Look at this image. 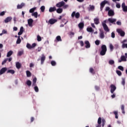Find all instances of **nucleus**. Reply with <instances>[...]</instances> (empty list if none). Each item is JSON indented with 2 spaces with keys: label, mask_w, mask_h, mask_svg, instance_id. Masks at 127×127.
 <instances>
[{
  "label": "nucleus",
  "mask_w": 127,
  "mask_h": 127,
  "mask_svg": "<svg viewBox=\"0 0 127 127\" xmlns=\"http://www.w3.org/2000/svg\"><path fill=\"white\" fill-rule=\"evenodd\" d=\"M5 11H2L0 13V16H3L5 13Z\"/></svg>",
  "instance_id": "obj_52"
},
{
  "label": "nucleus",
  "mask_w": 127,
  "mask_h": 127,
  "mask_svg": "<svg viewBox=\"0 0 127 127\" xmlns=\"http://www.w3.org/2000/svg\"><path fill=\"white\" fill-rule=\"evenodd\" d=\"M46 60V57L44 54L42 55V57L41 58V64H44V61Z\"/></svg>",
  "instance_id": "obj_9"
},
{
  "label": "nucleus",
  "mask_w": 127,
  "mask_h": 127,
  "mask_svg": "<svg viewBox=\"0 0 127 127\" xmlns=\"http://www.w3.org/2000/svg\"><path fill=\"white\" fill-rule=\"evenodd\" d=\"M116 72L119 75V76H122V73L120 70H117Z\"/></svg>",
  "instance_id": "obj_39"
},
{
  "label": "nucleus",
  "mask_w": 127,
  "mask_h": 127,
  "mask_svg": "<svg viewBox=\"0 0 127 127\" xmlns=\"http://www.w3.org/2000/svg\"><path fill=\"white\" fill-rule=\"evenodd\" d=\"M33 22V20L32 19H29L28 20V25L30 26H32V23Z\"/></svg>",
  "instance_id": "obj_19"
},
{
  "label": "nucleus",
  "mask_w": 127,
  "mask_h": 127,
  "mask_svg": "<svg viewBox=\"0 0 127 127\" xmlns=\"http://www.w3.org/2000/svg\"><path fill=\"white\" fill-rule=\"evenodd\" d=\"M24 5V3H22L21 5H18L17 6V9H21Z\"/></svg>",
  "instance_id": "obj_28"
},
{
  "label": "nucleus",
  "mask_w": 127,
  "mask_h": 127,
  "mask_svg": "<svg viewBox=\"0 0 127 127\" xmlns=\"http://www.w3.org/2000/svg\"><path fill=\"white\" fill-rule=\"evenodd\" d=\"M110 9V8L108 6L106 7V11H109Z\"/></svg>",
  "instance_id": "obj_63"
},
{
  "label": "nucleus",
  "mask_w": 127,
  "mask_h": 127,
  "mask_svg": "<svg viewBox=\"0 0 127 127\" xmlns=\"http://www.w3.org/2000/svg\"><path fill=\"white\" fill-rule=\"evenodd\" d=\"M122 84L123 86H125L126 83V79L125 78H122Z\"/></svg>",
  "instance_id": "obj_38"
},
{
  "label": "nucleus",
  "mask_w": 127,
  "mask_h": 127,
  "mask_svg": "<svg viewBox=\"0 0 127 127\" xmlns=\"http://www.w3.org/2000/svg\"><path fill=\"white\" fill-rule=\"evenodd\" d=\"M100 41L99 40H97L95 41V43L96 45H99L100 44Z\"/></svg>",
  "instance_id": "obj_51"
},
{
  "label": "nucleus",
  "mask_w": 127,
  "mask_h": 127,
  "mask_svg": "<svg viewBox=\"0 0 127 127\" xmlns=\"http://www.w3.org/2000/svg\"><path fill=\"white\" fill-rule=\"evenodd\" d=\"M84 24L83 22H81L78 24V27L80 29H83L84 27Z\"/></svg>",
  "instance_id": "obj_22"
},
{
  "label": "nucleus",
  "mask_w": 127,
  "mask_h": 127,
  "mask_svg": "<svg viewBox=\"0 0 127 127\" xmlns=\"http://www.w3.org/2000/svg\"><path fill=\"white\" fill-rule=\"evenodd\" d=\"M26 75H27V77H31L32 74L30 71L27 70L26 71Z\"/></svg>",
  "instance_id": "obj_27"
},
{
  "label": "nucleus",
  "mask_w": 127,
  "mask_h": 127,
  "mask_svg": "<svg viewBox=\"0 0 127 127\" xmlns=\"http://www.w3.org/2000/svg\"><path fill=\"white\" fill-rule=\"evenodd\" d=\"M114 15H115V13L114 11L112 9H110L108 12V15L109 16H114Z\"/></svg>",
  "instance_id": "obj_14"
},
{
  "label": "nucleus",
  "mask_w": 127,
  "mask_h": 127,
  "mask_svg": "<svg viewBox=\"0 0 127 127\" xmlns=\"http://www.w3.org/2000/svg\"><path fill=\"white\" fill-rule=\"evenodd\" d=\"M63 9L62 8H58V9L57 10V13H61L63 12Z\"/></svg>",
  "instance_id": "obj_29"
},
{
  "label": "nucleus",
  "mask_w": 127,
  "mask_h": 127,
  "mask_svg": "<svg viewBox=\"0 0 127 127\" xmlns=\"http://www.w3.org/2000/svg\"><path fill=\"white\" fill-rule=\"evenodd\" d=\"M51 63L53 66H55L56 65V63L54 61H52Z\"/></svg>",
  "instance_id": "obj_45"
},
{
  "label": "nucleus",
  "mask_w": 127,
  "mask_h": 127,
  "mask_svg": "<svg viewBox=\"0 0 127 127\" xmlns=\"http://www.w3.org/2000/svg\"><path fill=\"white\" fill-rule=\"evenodd\" d=\"M101 51L100 52V55L101 56H104L107 51V47L105 45H103L101 47Z\"/></svg>",
  "instance_id": "obj_1"
},
{
  "label": "nucleus",
  "mask_w": 127,
  "mask_h": 127,
  "mask_svg": "<svg viewBox=\"0 0 127 127\" xmlns=\"http://www.w3.org/2000/svg\"><path fill=\"white\" fill-rule=\"evenodd\" d=\"M22 33H23V32L20 31L18 32V35L19 36H20V35H21V34H22Z\"/></svg>",
  "instance_id": "obj_64"
},
{
  "label": "nucleus",
  "mask_w": 127,
  "mask_h": 127,
  "mask_svg": "<svg viewBox=\"0 0 127 127\" xmlns=\"http://www.w3.org/2000/svg\"><path fill=\"white\" fill-rule=\"evenodd\" d=\"M7 61L8 58L4 59V61L2 62V65H3L4 64H5Z\"/></svg>",
  "instance_id": "obj_47"
},
{
  "label": "nucleus",
  "mask_w": 127,
  "mask_h": 127,
  "mask_svg": "<svg viewBox=\"0 0 127 127\" xmlns=\"http://www.w3.org/2000/svg\"><path fill=\"white\" fill-rule=\"evenodd\" d=\"M94 21L95 24H96V25L99 24V23H100L99 19V18H98V17L95 18L94 19Z\"/></svg>",
  "instance_id": "obj_18"
},
{
  "label": "nucleus",
  "mask_w": 127,
  "mask_h": 127,
  "mask_svg": "<svg viewBox=\"0 0 127 127\" xmlns=\"http://www.w3.org/2000/svg\"><path fill=\"white\" fill-rule=\"evenodd\" d=\"M121 59H122V60L124 62H127V58L126 57V56H122Z\"/></svg>",
  "instance_id": "obj_23"
},
{
  "label": "nucleus",
  "mask_w": 127,
  "mask_h": 127,
  "mask_svg": "<svg viewBox=\"0 0 127 127\" xmlns=\"http://www.w3.org/2000/svg\"><path fill=\"white\" fill-rule=\"evenodd\" d=\"M12 54H13V52L12 51H10L7 53L6 57H9L10 56H11L12 55Z\"/></svg>",
  "instance_id": "obj_25"
},
{
  "label": "nucleus",
  "mask_w": 127,
  "mask_h": 127,
  "mask_svg": "<svg viewBox=\"0 0 127 127\" xmlns=\"http://www.w3.org/2000/svg\"><path fill=\"white\" fill-rule=\"evenodd\" d=\"M118 68H119V69H120L121 70H122V71H124V67L122 66H121V65L119 66H118Z\"/></svg>",
  "instance_id": "obj_46"
},
{
  "label": "nucleus",
  "mask_w": 127,
  "mask_h": 127,
  "mask_svg": "<svg viewBox=\"0 0 127 127\" xmlns=\"http://www.w3.org/2000/svg\"><path fill=\"white\" fill-rule=\"evenodd\" d=\"M23 53H24L23 51H19V52H18V55L19 56H21V55H22L23 54Z\"/></svg>",
  "instance_id": "obj_41"
},
{
  "label": "nucleus",
  "mask_w": 127,
  "mask_h": 127,
  "mask_svg": "<svg viewBox=\"0 0 127 127\" xmlns=\"http://www.w3.org/2000/svg\"><path fill=\"white\" fill-rule=\"evenodd\" d=\"M36 9V7H35L30 9L29 10V12L33 13Z\"/></svg>",
  "instance_id": "obj_37"
},
{
  "label": "nucleus",
  "mask_w": 127,
  "mask_h": 127,
  "mask_svg": "<svg viewBox=\"0 0 127 127\" xmlns=\"http://www.w3.org/2000/svg\"><path fill=\"white\" fill-rule=\"evenodd\" d=\"M117 87L114 84L111 85V92L112 94H114L115 91H116Z\"/></svg>",
  "instance_id": "obj_6"
},
{
  "label": "nucleus",
  "mask_w": 127,
  "mask_h": 127,
  "mask_svg": "<svg viewBox=\"0 0 127 127\" xmlns=\"http://www.w3.org/2000/svg\"><path fill=\"white\" fill-rule=\"evenodd\" d=\"M112 37L114 38L115 37V34L114 32L112 33Z\"/></svg>",
  "instance_id": "obj_59"
},
{
  "label": "nucleus",
  "mask_w": 127,
  "mask_h": 127,
  "mask_svg": "<svg viewBox=\"0 0 127 127\" xmlns=\"http://www.w3.org/2000/svg\"><path fill=\"white\" fill-rule=\"evenodd\" d=\"M85 44L86 45L85 46V48L88 49L91 46L90 44L88 41H85Z\"/></svg>",
  "instance_id": "obj_16"
},
{
  "label": "nucleus",
  "mask_w": 127,
  "mask_h": 127,
  "mask_svg": "<svg viewBox=\"0 0 127 127\" xmlns=\"http://www.w3.org/2000/svg\"><path fill=\"white\" fill-rule=\"evenodd\" d=\"M121 109H122V113H123V114H125V106H124V105H122Z\"/></svg>",
  "instance_id": "obj_35"
},
{
  "label": "nucleus",
  "mask_w": 127,
  "mask_h": 127,
  "mask_svg": "<svg viewBox=\"0 0 127 127\" xmlns=\"http://www.w3.org/2000/svg\"><path fill=\"white\" fill-rule=\"evenodd\" d=\"M41 10V11L42 12H44L45 11V7L44 6H42L40 8Z\"/></svg>",
  "instance_id": "obj_43"
},
{
  "label": "nucleus",
  "mask_w": 127,
  "mask_h": 127,
  "mask_svg": "<svg viewBox=\"0 0 127 127\" xmlns=\"http://www.w3.org/2000/svg\"><path fill=\"white\" fill-rule=\"evenodd\" d=\"M106 21L105 20L103 23H102V25L103 26V28L105 30V31L106 32H109L110 31V29H109V27H108V26L107 25V24H106Z\"/></svg>",
  "instance_id": "obj_3"
},
{
  "label": "nucleus",
  "mask_w": 127,
  "mask_h": 127,
  "mask_svg": "<svg viewBox=\"0 0 127 127\" xmlns=\"http://www.w3.org/2000/svg\"><path fill=\"white\" fill-rule=\"evenodd\" d=\"M80 44L81 47H83L84 46V42L83 41H81Z\"/></svg>",
  "instance_id": "obj_54"
},
{
  "label": "nucleus",
  "mask_w": 127,
  "mask_h": 127,
  "mask_svg": "<svg viewBox=\"0 0 127 127\" xmlns=\"http://www.w3.org/2000/svg\"><path fill=\"white\" fill-rule=\"evenodd\" d=\"M26 84L29 86V87H30V86H31L32 82L30 80H28L27 81Z\"/></svg>",
  "instance_id": "obj_33"
},
{
  "label": "nucleus",
  "mask_w": 127,
  "mask_h": 127,
  "mask_svg": "<svg viewBox=\"0 0 127 127\" xmlns=\"http://www.w3.org/2000/svg\"><path fill=\"white\" fill-rule=\"evenodd\" d=\"M117 24L118 25H122V23H121V22H120V21H117Z\"/></svg>",
  "instance_id": "obj_62"
},
{
  "label": "nucleus",
  "mask_w": 127,
  "mask_h": 127,
  "mask_svg": "<svg viewBox=\"0 0 127 127\" xmlns=\"http://www.w3.org/2000/svg\"><path fill=\"white\" fill-rule=\"evenodd\" d=\"M109 63L110 64L113 65L115 64V62L114 60H111L109 62Z\"/></svg>",
  "instance_id": "obj_40"
},
{
  "label": "nucleus",
  "mask_w": 127,
  "mask_h": 127,
  "mask_svg": "<svg viewBox=\"0 0 127 127\" xmlns=\"http://www.w3.org/2000/svg\"><path fill=\"white\" fill-rule=\"evenodd\" d=\"M7 70L6 67H3L0 70V74H2Z\"/></svg>",
  "instance_id": "obj_15"
},
{
  "label": "nucleus",
  "mask_w": 127,
  "mask_h": 127,
  "mask_svg": "<svg viewBox=\"0 0 127 127\" xmlns=\"http://www.w3.org/2000/svg\"><path fill=\"white\" fill-rule=\"evenodd\" d=\"M32 16H34L35 18H37L38 17V12H34L32 14Z\"/></svg>",
  "instance_id": "obj_34"
},
{
  "label": "nucleus",
  "mask_w": 127,
  "mask_h": 127,
  "mask_svg": "<svg viewBox=\"0 0 127 127\" xmlns=\"http://www.w3.org/2000/svg\"><path fill=\"white\" fill-rule=\"evenodd\" d=\"M117 32L120 34L122 37H124L125 35V32L121 29H118L117 30Z\"/></svg>",
  "instance_id": "obj_4"
},
{
  "label": "nucleus",
  "mask_w": 127,
  "mask_h": 127,
  "mask_svg": "<svg viewBox=\"0 0 127 127\" xmlns=\"http://www.w3.org/2000/svg\"><path fill=\"white\" fill-rule=\"evenodd\" d=\"M98 125L97 126H96V127H101V118L99 117L98 120Z\"/></svg>",
  "instance_id": "obj_17"
},
{
  "label": "nucleus",
  "mask_w": 127,
  "mask_h": 127,
  "mask_svg": "<svg viewBox=\"0 0 127 127\" xmlns=\"http://www.w3.org/2000/svg\"><path fill=\"white\" fill-rule=\"evenodd\" d=\"M12 20V17L11 16L7 17L4 20V22L7 23L9 22H10Z\"/></svg>",
  "instance_id": "obj_13"
},
{
  "label": "nucleus",
  "mask_w": 127,
  "mask_h": 127,
  "mask_svg": "<svg viewBox=\"0 0 127 127\" xmlns=\"http://www.w3.org/2000/svg\"><path fill=\"white\" fill-rule=\"evenodd\" d=\"M20 31L22 32H23V31H24V28L22 26L20 28Z\"/></svg>",
  "instance_id": "obj_60"
},
{
  "label": "nucleus",
  "mask_w": 127,
  "mask_h": 127,
  "mask_svg": "<svg viewBox=\"0 0 127 127\" xmlns=\"http://www.w3.org/2000/svg\"><path fill=\"white\" fill-rule=\"evenodd\" d=\"M2 34H7V32L6 30H5L4 29H3L2 31Z\"/></svg>",
  "instance_id": "obj_55"
},
{
  "label": "nucleus",
  "mask_w": 127,
  "mask_h": 127,
  "mask_svg": "<svg viewBox=\"0 0 127 127\" xmlns=\"http://www.w3.org/2000/svg\"><path fill=\"white\" fill-rule=\"evenodd\" d=\"M87 31L89 32H92L94 31V30H93L92 27H88L87 28Z\"/></svg>",
  "instance_id": "obj_32"
},
{
  "label": "nucleus",
  "mask_w": 127,
  "mask_h": 127,
  "mask_svg": "<svg viewBox=\"0 0 127 127\" xmlns=\"http://www.w3.org/2000/svg\"><path fill=\"white\" fill-rule=\"evenodd\" d=\"M21 64L19 62L16 63V67L17 69H19L21 67Z\"/></svg>",
  "instance_id": "obj_24"
},
{
  "label": "nucleus",
  "mask_w": 127,
  "mask_h": 127,
  "mask_svg": "<svg viewBox=\"0 0 127 127\" xmlns=\"http://www.w3.org/2000/svg\"><path fill=\"white\" fill-rule=\"evenodd\" d=\"M34 90L36 93H38L39 92V88L38 86H36L34 87Z\"/></svg>",
  "instance_id": "obj_42"
},
{
  "label": "nucleus",
  "mask_w": 127,
  "mask_h": 127,
  "mask_svg": "<svg viewBox=\"0 0 127 127\" xmlns=\"http://www.w3.org/2000/svg\"><path fill=\"white\" fill-rule=\"evenodd\" d=\"M26 47H27V48L28 49H32V46H31L30 44H29V43H28V44H27Z\"/></svg>",
  "instance_id": "obj_44"
},
{
  "label": "nucleus",
  "mask_w": 127,
  "mask_h": 127,
  "mask_svg": "<svg viewBox=\"0 0 127 127\" xmlns=\"http://www.w3.org/2000/svg\"><path fill=\"white\" fill-rule=\"evenodd\" d=\"M101 123H102V127H104L105 123H106L105 120L103 119L101 121Z\"/></svg>",
  "instance_id": "obj_30"
},
{
  "label": "nucleus",
  "mask_w": 127,
  "mask_h": 127,
  "mask_svg": "<svg viewBox=\"0 0 127 127\" xmlns=\"http://www.w3.org/2000/svg\"><path fill=\"white\" fill-rule=\"evenodd\" d=\"M7 73H10L11 74H14L15 73V71L13 69H9V70H8Z\"/></svg>",
  "instance_id": "obj_31"
},
{
  "label": "nucleus",
  "mask_w": 127,
  "mask_h": 127,
  "mask_svg": "<svg viewBox=\"0 0 127 127\" xmlns=\"http://www.w3.org/2000/svg\"><path fill=\"white\" fill-rule=\"evenodd\" d=\"M116 7L118 8H121V4L120 3H117L116 4Z\"/></svg>",
  "instance_id": "obj_53"
},
{
  "label": "nucleus",
  "mask_w": 127,
  "mask_h": 127,
  "mask_svg": "<svg viewBox=\"0 0 127 127\" xmlns=\"http://www.w3.org/2000/svg\"><path fill=\"white\" fill-rule=\"evenodd\" d=\"M106 4H108L109 5H110V3L109 1L105 0L103 1L101 3H100V9L101 11L103 10V8L104 7L105 5Z\"/></svg>",
  "instance_id": "obj_2"
},
{
  "label": "nucleus",
  "mask_w": 127,
  "mask_h": 127,
  "mask_svg": "<svg viewBox=\"0 0 127 127\" xmlns=\"http://www.w3.org/2000/svg\"><path fill=\"white\" fill-rule=\"evenodd\" d=\"M122 7L123 9V11L124 12H127V6H126V4L125 2L123 3L122 5Z\"/></svg>",
  "instance_id": "obj_11"
},
{
  "label": "nucleus",
  "mask_w": 127,
  "mask_h": 127,
  "mask_svg": "<svg viewBox=\"0 0 127 127\" xmlns=\"http://www.w3.org/2000/svg\"><path fill=\"white\" fill-rule=\"evenodd\" d=\"M56 10H57V9H56V7H50L49 9V12H52L56 11Z\"/></svg>",
  "instance_id": "obj_21"
},
{
  "label": "nucleus",
  "mask_w": 127,
  "mask_h": 127,
  "mask_svg": "<svg viewBox=\"0 0 127 127\" xmlns=\"http://www.w3.org/2000/svg\"><path fill=\"white\" fill-rule=\"evenodd\" d=\"M56 39L58 41V42H60V41H62V40L61 39V37L60 36H58L57 37H56Z\"/></svg>",
  "instance_id": "obj_36"
},
{
  "label": "nucleus",
  "mask_w": 127,
  "mask_h": 127,
  "mask_svg": "<svg viewBox=\"0 0 127 127\" xmlns=\"http://www.w3.org/2000/svg\"><path fill=\"white\" fill-rule=\"evenodd\" d=\"M65 3L64 1H61L59 3H58L56 5L57 7H61L63 6L64 5Z\"/></svg>",
  "instance_id": "obj_7"
},
{
  "label": "nucleus",
  "mask_w": 127,
  "mask_h": 127,
  "mask_svg": "<svg viewBox=\"0 0 127 127\" xmlns=\"http://www.w3.org/2000/svg\"><path fill=\"white\" fill-rule=\"evenodd\" d=\"M123 48H127V44H123L122 45Z\"/></svg>",
  "instance_id": "obj_48"
},
{
  "label": "nucleus",
  "mask_w": 127,
  "mask_h": 127,
  "mask_svg": "<svg viewBox=\"0 0 127 127\" xmlns=\"http://www.w3.org/2000/svg\"><path fill=\"white\" fill-rule=\"evenodd\" d=\"M108 21L111 23H113V24H116V22L117 21V19H113V18H109L108 19Z\"/></svg>",
  "instance_id": "obj_12"
},
{
  "label": "nucleus",
  "mask_w": 127,
  "mask_h": 127,
  "mask_svg": "<svg viewBox=\"0 0 127 127\" xmlns=\"http://www.w3.org/2000/svg\"><path fill=\"white\" fill-rule=\"evenodd\" d=\"M37 40L38 41H41L42 40L41 37L39 36H37Z\"/></svg>",
  "instance_id": "obj_49"
},
{
  "label": "nucleus",
  "mask_w": 127,
  "mask_h": 127,
  "mask_svg": "<svg viewBox=\"0 0 127 127\" xmlns=\"http://www.w3.org/2000/svg\"><path fill=\"white\" fill-rule=\"evenodd\" d=\"M95 9V6L94 5H90V9L94 10Z\"/></svg>",
  "instance_id": "obj_56"
},
{
  "label": "nucleus",
  "mask_w": 127,
  "mask_h": 127,
  "mask_svg": "<svg viewBox=\"0 0 127 127\" xmlns=\"http://www.w3.org/2000/svg\"><path fill=\"white\" fill-rule=\"evenodd\" d=\"M74 16H75V17L77 19L79 18L80 17V13L79 12H77L76 13L75 11H73L71 14V17L73 18Z\"/></svg>",
  "instance_id": "obj_5"
},
{
  "label": "nucleus",
  "mask_w": 127,
  "mask_h": 127,
  "mask_svg": "<svg viewBox=\"0 0 127 127\" xmlns=\"http://www.w3.org/2000/svg\"><path fill=\"white\" fill-rule=\"evenodd\" d=\"M99 34V37L101 39H104L105 38L104 32L103 30H100Z\"/></svg>",
  "instance_id": "obj_8"
},
{
  "label": "nucleus",
  "mask_w": 127,
  "mask_h": 127,
  "mask_svg": "<svg viewBox=\"0 0 127 127\" xmlns=\"http://www.w3.org/2000/svg\"><path fill=\"white\" fill-rule=\"evenodd\" d=\"M21 42V40L20 39V36H18V39L17 40V41H16V44H19Z\"/></svg>",
  "instance_id": "obj_26"
},
{
  "label": "nucleus",
  "mask_w": 127,
  "mask_h": 127,
  "mask_svg": "<svg viewBox=\"0 0 127 127\" xmlns=\"http://www.w3.org/2000/svg\"><path fill=\"white\" fill-rule=\"evenodd\" d=\"M35 119L34 117H31V123H33V122H34Z\"/></svg>",
  "instance_id": "obj_61"
},
{
  "label": "nucleus",
  "mask_w": 127,
  "mask_h": 127,
  "mask_svg": "<svg viewBox=\"0 0 127 127\" xmlns=\"http://www.w3.org/2000/svg\"><path fill=\"white\" fill-rule=\"evenodd\" d=\"M89 71L92 73L93 74H94L96 73V71L93 69V67H90L89 69Z\"/></svg>",
  "instance_id": "obj_20"
},
{
  "label": "nucleus",
  "mask_w": 127,
  "mask_h": 127,
  "mask_svg": "<svg viewBox=\"0 0 127 127\" xmlns=\"http://www.w3.org/2000/svg\"><path fill=\"white\" fill-rule=\"evenodd\" d=\"M36 43H33V44H32V46H31L32 49L33 48H34L35 47H36Z\"/></svg>",
  "instance_id": "obj_57"
},
{
  "label": "nucleus",
  "mask_w": 127,
  "mask_h": 127,
  "mask_svg": "<svg viewBox=\"0 0 127 127\" xmlns=\"http://www.w3.org/2000/svg\"><path fill=\"white\" fill-rule=\"evenodd\" d=\"M37 82V78L36 77H35L33 80V83H36Z\"/></svg>",
  "instance_id": "obj_58"
},
{
  "label": "nucleus",
  "mask_w": 127,
  "mask_h": 127,
  "mask_svg": "<svg viewBox=\"0 0 127 127\" xmlns=\"http://www.w3.org/2000/svg\"><path fill=\"white\" fill-rule=\"evenodd\" d=\"M57 21V20L55 19L54 18L50 19L48 22L51 24H54L55 23H56Z\"/></svg>",
  "instance_id": "obj_10"
},
{
  "label": "nucleus",
  "mask_w": 127,
  "mask_h": 127,
  "mask_svg": "<svg viewBox=\"0 0 127 127\" xmlns=\"http://www.w3.org/2000/svg\"><path fill=\"white\" fill-rule=\"evenodd\" d=\"M110 49H111V50L112 51L113 50V49H114V46H113V45H112V44H110Z\"/></svg>",
  "instance_id": "obj_50"
}]
</instances>
